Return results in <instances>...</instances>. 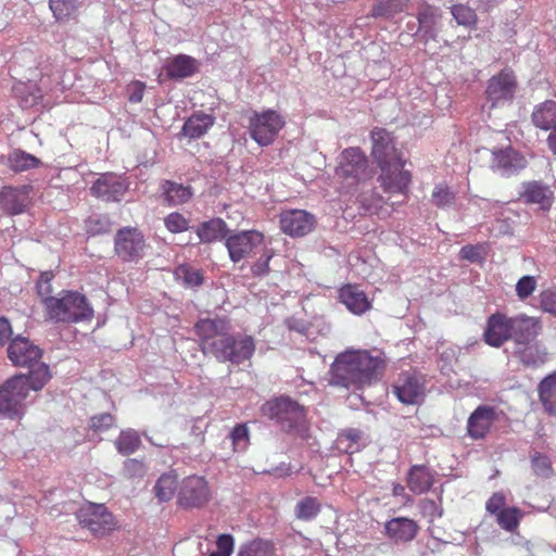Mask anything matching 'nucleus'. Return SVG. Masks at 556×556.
<instances>
[{
  "label": "nucleus",
  "mask_w": 556,
  "mask_h": 556,
  "mask_svg": "<svg viewBox=\"0 0 556 556\" xmlns=\"http://www.w3.org/2000/svg\"><path fill=\"white\" fill-rule=\"evenodd\" d=\"M80 7L79 0H49V9L59 23L75 20Z\"/></svg>",
  "instance_id": "34"
},
{
  "label": "nucleus",
  "mask_w": 556,
  "mask_h": 556,
  "mask_svg": "<svg viewBox=\"0 0 556 556\" xmlns=\"http://www.w3.org/2000/svg\"><path fill=\"white\" fill-rule=\"evenodd\" d=\"M12 336V327L5 317H0V348H2L7 340Z\"/></svg>",
  "instance_id": "61"
},
{
  "label": "nucleus",
  "mask_w": 556,
  "mask_h": 556,
  "mask_svg": "<svg viewBox=\"0 0 556 556\" xmlns=\"http://www.w3.org/2000/svg\"><path fill=\"white\" fill-rule=\"evenodd\" d=\"M434 483L431 470L425 465H414L407 475V486L415 494L428 492Z\"/></svg>",
  "instance_id": "29"
},
{
  "label": "nucleus",
  "mask_w": 556,
  "mask_h": 556,
  "mask_svg": "<svg viewBox=\"0 0 556 556\" xmlns=\"http://www.w3.org/2000/svg\"><path fill=\"white\" fill-rule=\"evenodd\" d=\"M128 188L127 177L108 172L99 175L90 187V193L104 202H119Z\"/></svg>",
  "instance_id": "14"
},
{
  "label": "nucleus",
  "mask_w": 556,
  "mask_h": 556,
  "mask_svg": "<svg viewBox=\"0 0 556 556\" xmlns=\"http://www.w3.org/2000/svg\"><path fill=\"white\" fill-rule=\"evenodd\" d=\"M522 518V511L518 507H506L496 516L497 525L505 531L514 532Z\"/></svg>",
  "instance_id": "43"
},
{
  "label": "nucleus",
  "mask_w": 556,
  "mask_h": 556,
  "mask_svg": "<svg viewBox=\"0 0 556 556\" xmlns=\"http://www.w3.org/2000/svg\"><path fill=\"white\" fill-rule=\"evenodd\" d=\"M261 414L275 421L282 431L288 433L307 429V408L288 395L266 401L261 406Z\"/></svg>",
  "instance_id": "5"
},
{
  "label": "nucleus",
  "mask_w": 556,
  "mask_h": 556,
  "mask_svg": "<svg viewBox=\"0 0 556 556\" xmlns=\"http://www.w3.org/2000/svg\"><path fill=\"white\" fill-rule=\"evenodd\" d=\"M531 467L534 473L542 478H549L554 472L549 457L539 452L532 455Z\"/></svg>",
  "instance_id": "47"
},
{
  "label": "nucleus",
  "mask_w": 556,
  "mask_h": 556,
  "mask_svg": "<svg viewBox=\"0 0 556 556\" xmlns=\"http://www.w3.org/2000/svg\"><path fill=\"white\" fill-rule=\"evenodd\" d=\"M460 349L456 345H442L440 351V359L443 363L442 369L451 368L457 362Z\"/></svg>",
  "instance_id": "55"
},
{
  "label": "nucleus",
  "mask_w": 556,
  "mask_h": 556,
  "mask_svg": "<svg viewBox=\"0 0 556 556\" xmlns=\"http://www.w3.org/2000/svg\"><path fill=\"white\" fill-rule=\"evenodd\" d=\"M163 189L167 202L172 205L184 204L192 197L191 187L173 181H165Z\"/></svg>",
  "instance_id": "39"
},
{
  "label": "nucleus",
  "mask_w": 556,
  "mask_h": 556,
  "mask_svg": "<svg viewBox=\"0 0 556 556\" xmlns=\"http://www.w3.org/2000/svg\"><path fill=\"white\" fill-rule=\"evenodd\" d=\"M164 70L172 79H182L192 76L198 71V62L194 58L179 54L169 59Z\"/></svg>",
  "instance_id": "27"
},
{
  "label": "nucleus",
  "mask_w": 556,
  "mask_h": 556,
  "mask_svg": "<svg viewBox=\"0 0 556 556\" xmlns=\"http://www.w3.org/2000/svg\"><path fill=\"white\" fill-rule=\"evenodd\" d=\"M117 452L124 456L134 454L141 445V438L134 429L122 430L114 441Z\"/></svg>",
  "instance_id": "36"
},
{
  "label": "nucleus",
  "mask_w": 556,
  "mask_h": 556,
  "mask_svg": "<svg viewBox=\"0 0 556 556\" xmlns=\"http://www.w3.org/2000/svg\"><path fill=\"white\" fill-rule=\"evenodd\" d=\"M440 18L441 13L437 8L425 5L417 15L419 30L424 29L427 38L435 39L434 27Z\"/></svg>",
  "instance_id": "37"
},
{
  "label": "nucleus",
  "mask_w": 556,
  "mask_h": 556,
  "mask_svg": "<svg viewBox=\"0 0 556 556\" xmlns=\"http://www.w3.org/2000/svg\"><path fill=\"white\" fill-rule=\"evenodd\" d=\"M547 143L552 152L556 154V129L549 134L547 138Z\"/></svg>",
  "instance_id": "62"
},
{
  "label": "nucleus",
  "mask_w": 556,
  "mask_h": 556,
  "mask_svg": "<svg viewBox=\"0 0 556 556\" xmlns=\"http://www.w3.org/2000/svg\"><path fill=\"white\" fill-rule=\"evenodd\" d=\"M372 141L371 156L378 167L404 159L403 153L395 147L394 137L384 128L375 127L370 132Z\"/></svg>",
  "instance_id": "16"
},
{
  "label": "nucleus",
  "mask_w": 556,
  "mask_h": 556,
  "mask_svg": "<svg viewBox=\"0 0 556 556\" xmlns=\"http://www.w3.org/2000/svg\"><path fill=\"white\" fill-rule=\"evenodd\" d=\"M520 198L527 204L539 205L540 208L548 211L554 203V191L546 184L539 180H530L522 184Z\"/></svg>",
  "instance_id": "24"
},
{
  "label": "nucleus",
  "mask_w": 556,
  "mask_h": 556,
  "mask_svg": "<svg viewBox=\"0 0 556 556\" xmlns=\"http://www.w3.org/2000/svg\"><path fill=\"white\" fill-rule=\"evenodd\" d=\"M128 100L131 103H139L143 99L146 84L139 80H135L128 85Z\"/></svg>",
  "instance_id": "59"
},
{
  "label": "nucleus",
  "mask_w": 556,
  "mask_h": 556,
  "mask_svg": "<svg viewBox=\"0 0 556 556\" xmlns=\"http://www.w3.org/2000/svg\"><path fill=\"white\" fill-rule=\"evenodd\" d=\"M124 470L129 478L142 477L146 472L144 464L136 458H128L125 462Z\"/></svg>",
  "instance_id": "57"
},
{
  "label": "nucleus",
  "mask_w": 556,
  "mask_h": 556,
  "mask_svg": "<svg viewBox=\"0 0 556 556\" xmlns=\"http://www.w3.org/2000/svg\"><path fill=\"white\" fill-rule=\"evenodd\" d=\"M540 308L556 317V290H545L541 292Z\"/></svg>",
  "instance_id": "53"
},
{
  "label": "nucleus",
  "mask_w": 556,
  "mask_h": 556,
  "mask_svg": "<svg viewBox=\"0 0 556 556\" xmlns=\"http://www.w3.org/2000/svg\"><path fill=\"white\" fill-rule=\"evenodd\" d=\"M321 509V505L316 497L306 496L295 506V516L301 520H311L315 518Z\"/></svg>",
  "instance_id": "45"
},
{
  "label": "nucleus",
  "mask_w": 556,
  "mask_h": 556,
  "mask_svg": "<svg viewBox=\"0 0 556 556\" xmlns=\"http://www.w3.org/2000/svg\"><path fill=\"white\" fill-rule=\"evenodd\" d=\"M538 393L544 410L551 416H556V371L539 383Z\"/></svg>",
  "instance_id": "30"
},
{
  "label": "nucleus",
  "mask_w": 556,
  "mask_h": 556,
  "mask_svg": "<svg viewBox=\"0 0 556 556\" xmlns=\"http://www.w3.org/2000/svg\"><path fill=\"white\" fill-rule=\"evenodd\" d=\"M511 340L516 346L530 343L543 331V321L541 317L530 316L526 313H519L511 316Z\"/></svg>",
  "instance_id": "20"
},
{
  "label": "nucleus",
  "mask_w": 556,
  "mask_h": 556,
  "mask_svg": "<svg viewBox=\"0 0 556 556\" xmlns=\"http://www.w3.org/2000/svg\"><path fill=\"white\" fill-rule=\"evenodd\" d=\"M212 491L207 480L198 475L185 477L179 483L177 505L186 508H201L208 504Z\"/></svg>",
  "instance_id": "10"
},
{
  "label": "nucleus",
  "mask_w": 556,
  "mask_h": 556,
  "mask_svg": "<svg viewBox=\"0 0 556 556\" xmlns=\"http://www.w3.org/2000/svg\"><path fill=\"white\" fill-rule=\"evenodd\" d=\"M8 165L14 173H21L39 167L41 161L30 153L15 149L8 155Z\"/></svg>",
  "instance_id": "35"
},
{
  "label": "nucleus",
  "mask_w": 556,
  "mask_h": 556,
  "mask_svg": "<svg viewBox=\"0 0 556 556\" xmlns=\"http://www.w3.org/2000/svg\"><path fill=\"white\" fill-rule=\"evenodd\" d=\"M339 299L355 315H363L371 308L367 294L357 285L348 283L341 287Z\"/></svg>",
  "instance_id": "26"
},
{
  "label": "nucleus",
  "mask_w": 556,
  "mask_h": 556,
  "mask_svg": "<svg viewBox=\"0 0 556 556\" xmlns=\"http://www.w3.org/2000/svg\"><path fill=\"white\" fill-rule=\"evenodd\" d=\"M164 224L172 233H179L189 229V219L178 212L168 214L164 218Z\"/></svg>",
  "instance_id": "48"
},
{
  "label": "nucleus",
  "mask_w": 556,
  "mask_h": 556,
  "mask_svg": "<svg viewBox=\"0 0 556 556\" xmlns=\"http://www.w3.org/2000/svg\"><path fill=\"white\" fill-rule=\"evenodd\" d=\"M28 368V374L14 375L0 384V422L21 421L29 391H40L51 379L49 366L40 361Z\"/></svg>",
  "instance_id": "3"
},
{
  "label": "nucleus",
  "mask_w": 556,
  "mask_h": 556,
  "mask_svg": "<svg viewBox=\"0 0 556 556\" xmlns=\"http://www.w3.org/2000/svg\"><path fill=\"white\" fill-rule=\"evenodd\" d=\"M431 201L438 208H446L455 204L456 193L447 185L439 184L432 190Z\"/></svg>",
  "instance_id": "44"
},
{
  "label": "nucleus",
  "mask_w": 556,
  "mask_h": 556,
  "mask_svg": "<svg viewBox=\"0 0 556 556\" xmlns=\"http://www.w3.org/2000/svg\"><path fill=\"white\" fill-rule=\"evenodd\" d=\"M481 252H482L481 245L467 244L460 249L459 255H460L462 260H466L471 263H475V262H479L480 260H482Z\"/></svg>",
  "instance_id": "58"
},
{
  "label": "nucleus",
  "mask_w": 556,
  "mask_h": 556,
  "mask_svg": "<svg viewBox=\"0 0 556 556\" xmlns=\"http://www.w3.org/2000/svg\"><path fill=\"white\" fill-rule=\"evenodd\" d=\"M408 3L409 0H376L371 14L375 17H392L405 11Z\"/></svg>",
  "instance_id": "40"
},
{
  "label": "nucleus",
  "mask_w": 556,
  "mask_h": 556,
  "mask_svg": "<svg viewBox=\"0 0 556 556\" xmlns=\"http://www.w3.org/2000/svg\"><path fill=\"white\" fill-rule=\"evenodd\" d=\"M217 552L219 556H231L235 548V539L231 534H219L216 539Z\"/></svg>",
  "instance_id": "54"
},
{
  "label": "nucleus",
  "mask_w": 556,
  "mask_h": 556,
  "mask_svg": "<svg viewBox=\"0 0 556 556\" xmlns=\"http://www.w3.org/2000/svg\"><path fill=\"white\" fill-rule=\"evenodd\" d=\"M517 87L518 81L513 70L504 68L496 75H493L489 79L485 89L486 100L491 103V109L511 102Z\"/></svg>",
  "instance_id": "12"
},
{
  "label": "nucleus",
  "mask_w": 556,
  "mask_h": 556,
  "mask_svg": "<svg viewBox=\"0 0 556 556\" xmlns=\"http://www.w3.org/2000/svg\"><path fill=\"white\" fill-rule=\"evenodd\" d=\"M279 223L283 233L296 238L309 233L315 228L316 219L304 210H287L280 213Z\"/></svg>",
  "instance_id": "19"
},
{
  "label": "nucleus",
  "mask_w": 556,
  "mask_h": 556,
  "mask_svg": "<svg viewBox=\"0 0 556 556\" xmlns=\"http://www.w3.org/2000/svg\"><path fill=\"white\" fill-rule=\"evenodd\" d=\"M233 448L245 447L249 442V429L245 424L237 425L230 432Z\"/></svg>",
  "instance_id": "52"
},
{
  "label": "nucleus",
  "mask_w": 556,
  "mask_h": 556,
  "mask_svg": "<svg viewBox=\"0 0 556 556\" xmlns=\"http://www.w3.org/2000/svg\"><path fill=\"white\" fill-rule=\"evenodd\" d=\"M25 194L13 187H3L0 190V207L10 215L23 212L25 206Z\"/></svg>",
  "instance_id": "33"
},
{
  "label": "nucleus",
  "mask_w": 556,
  "mask_h": 556,
  "mask_svg": "<svg viewBox=\"0 0 556 556\" xmlns=\"http://www.w3.org/2000/svg\"><path fill=\"white\" fill-rule=\"evenodd\" d=\"M115 252L125 262H134L143 255L146 240L137 228L125 227L115 237Z\"/></svg>",
  "instance_id": "17"
},
{
  "label": "nucleus",
  "mask_w": 556,
  "mask_h": 556,
  "mask_svg": "<svg viewBox=\"0 0 556 556\" xmlns=\"http://www.w3.org/2000/svg\"><path fill=\"white\" fill-rule=\"evenodd\" d=\"M419 530L417 521L407 517H394L384 523V534L394 544L412 542Z\"/></svg>",
  "instance_id": "23"
},
{
  "label": "nucleus",
  "mask_w": 556,
  "mask_h": 556,
  "mask_svg": "<svg viewBox=\"0 0 556 556\" xmlns=\"http://www.w3.org/2000/svg\"><path fill=\"white\" fill-rule=\"evenodd\" d=\"M536 289V280L533 276H523L516 283V294L520 300L528 299Z\"/></svg>",
  "instance_id": "51"
},
{
  "label": "nucleus",
  "mask_w": 556,
  "mask_h": 556,
  "mask_svg": "<svg viewBox=\"0 0 556 556\" xmlns=\"http://www.w3.org/2000/svg\"><path fill=\"white\" fill-rule=\"evenodd\" d=\"M391 393L405 406H420L427 396L426 376L417 369L402 370L392 381Z\"/></svg>",
  "instance_id": "7"
},
{
  "label": "nucleus",
  "mask_w": 556,
  "mask_h": 556,
  "mask_svg": "<svg viewBox=\"0 0 556 556\" xmlns=\"http://www.w3.org/2000/svg\"><path fill=\"white\" fill-rule=\"evenodd\" d=\"M336 177L343 187H356L362 181L370 178L368 159L358 147L344 149L339 157L334 170Z\"/></svg>",
  "instance_id": "6"
},
{
  "label": "nucleus",
  "mask_w": 556,
  "mask_h": 556,
  "mask_svg": "<svg viewBox=\"0 0 556 556\" xmlns=\"http://www.w3.org/2000/svg\"><path fill=\"white\" fill-rule=\"evenodd\" d=\"M43 311L46 319L56 324H78L93 318V308L86 295L72 290L46 299Z\"/></svg>",
  "instance_id": "4"
},
{
  "label": "nucleus",
  "mask_w": 556,
  "mask_h": 556,
  "mask_svg": "<svg viewBox=\"0 0 556 556\" xmlns=\"http://www.w3.org/2000/svg\"><path fill=\"white\" fill-rule=\"evenodd\" d=\"M531 118L533 124L540 129H556V101L546 100L536 105Z\"/></svg>",
  "instance_id": "31"
},
{
  "label": "nucleus",
  "mask_w": 556,
  "mask_h": 556,
  "mask_svg": "<svg viewBox=\"0 0 556 556\" xmlns=\"http://www.w3.org/2000/svg\"><path fill=\"white\" fill-rule=\"evenodd\" d=\"M511 316L503 312H495L486 318L482 339L492 348H501L511 340Z\"/></svg>",
  "instance_id": "18"
},
{
  "label": "nucleus",
  "mask_w": 556,
  "mask_h": 556,
  "mask_svg": "<svg viewBox=\"0 0 556 556\" xmlns=\"http://www.w3.org/2000/svg\"><path fill=\"white\" fill-rule=\"evenodd\" d=\"M343 439H348L350 441H352L353 443H355L358 439V434L355 433L354 431H348L345 433H342L340 437H339V440H343Z\"/></svg>",
  "instance_id": "63"
},
{
  "label": "nucleus",
  "mask_w": 556,
  "mask_h": 556,
  "mask_svg": "<svg viewBox=\"0 0 556 556\" xmlns=\"http://www.w3.org/2000/svg\"><path fill=\"white\" fill-rule=\"evenodd\" d=\"M386 368L382 353L346 350L337 355L331 366L330 383L346 389H362L377 381Z\"/></svg>",
  "instance_id": "2"
},
{
  "label": "nucleus",
  "mask_w": 556,
  "mask_h": 556,
  "mask_svg": "<svg viewBox=\"0 0 556 556\" xmlns=\"http://www.w3.org/2000/svg\"><path fill=\"white\" fill-rule=\"evenodd\" d=\"M199 239L203 243H212L225 240L229 235L226 222L223 218L214 217L210 220L201 223L195 230Z\"/></svg>",
  "instance_id": "28"
},
{
  "label": "nucleus",
  "mask_w": 556,
  "mask_h": 556,
  "mask_svg": "<svg viewBox=\"0 0 556 556\" xmlns=\"http://www.w3.org/2000/svg\"><path fill=\"white\" fill-rule=\"evenodd\" d=\"M213 125V116L204 113L193 114L185 122L181 134L189 139H197L205 135Z\"/></svg>",
  "instance_id": "32"
},
{
  "label": "nucleus",
  "mask_w": 556,
  "mask_h": 556,
  "mask_svg": "<svg viewBox=\"0 0 556 556\" xmlns=\"http://www.w3.org/2000/svg\"><path fill=\"white\" fill-rule=\"evenodd\" d=\"M506 498L503 493L496 492L493 493L492 496L486 501L485 509L489 514L494 515L495 517L504 510L506 507Z\"/></svg>",
  "instance_id": "56"
},
{
  "label": "nucleus",
  "mask_w": 556,
  "mask_h": 556,
  "mask_svg": "<svg viewBox=\"0 0 556 556\" xmlns=\"http://www.w3.org/2000/svg\"><path fill=\"white\" fill-rule=\"evenodd\" d=\"M515 357L522 366L536 369L547 363L549 353L545 345L533 341L516 346Z\"/></svg>",
  "instance_id": "25"
},
{
  "label": "nucleus",
  "mask_w": 556,
  "mask_h": 556,
  "mask_svg": "<svg viewBox=\"0 0 556 556\" xmlns=\"http://www.w3.org/2000/svg\"><path fill=\"white\" fill-rule=\"evenodd\" d=\"M8 357L15 366L31 367L41 359L42 350L29 339L16 336L9 343Z\"/></svg>",
  "instance_id": "21"
},
{
  "label": "nucleus",
  "mask_w": 556,
  "mask_h": 556,
  "mask_svg": "<svg viewBox=\"0 0 556 556\" xmlns=\"http://www.w3.org/2000/svg\"><path fill=\"white\" fill-rule=\"evenodd\" d=\"M274 552L270 541L254 539L241 545L238 556H267Z\"/></svg>",
  "instance_id": "42"
},
{
  "label": "nucleus",
  "mask_w": 556,
  "mask_h": 556,
  "mask_svg": "<svg viewBox=\"0 0 556 556\" xmlns=\"http://www.w3.org/2000/svg\"><path fill=\"white\" fill-rule=\"evenodd\" d=\"M54 278V274L50 271H43L40 274L39 279L37 281V293L41 300V304L45 307V300L48 298H54L51 295L52 293V280Z\"/></svg>",
  "instance_id": "49"
},
{
  "label": "nucleus",
  "mask_w": 556,
  "mask_h": 556,
  "mask_svg": "<svg viewBox=\"0 0 556 556\" xmlns=\"http://www.w3.org/2000/svg\"><path fill=\"white\" fill-rule=\"evenodd\" d=\"M184 274H185V276H184L185 282L188 286L198 287V286L202 285L203 277L199 270L185 269Z\"/></svg>",
  "instance_id": "60"
},
{
  "label": "nucleus",
  "mask_w": 556,
  "mask_h": 556,
  "mask_svg": "<svg viewBox=\"0 0 556 556\" xmlns=\"http://www.w3.org/2000/svg\"><path fill=\"white\" fill-rule=\"evenodd\" d=\"M177 475L174 472L163 473L154 485V493L159 501L168 502L173 498L178 489Z\"/></svg>",
  "instance_id": "38"
},
{
  "label": "nucleus",
  "mask_w": 556,
  "mask_h": 556,
  "mask_svg": "<svg viewBox=\"0 0 556 556\" xmlns=\"http://www.w3.org/2000/svg\"><path fill=\"white\" fill-rule=\"evenodd\" d=\"M200 348L204 355H211L220 363L240 365L249 361L255 352V340L249 334L230 333L226 318H202L194 325Z\"/></svg>",
  "instance_id": "1"
},
{
  "label": "nucleus",
  "mask_w": 556,
  "mask_h": 556,
  "mask_svg": "<svg viewBox=\"0 0 556 556\" xmlns=\"http://www.w3.org/2000/svg\"><path fill=\"white\" fill-rule=\"evenodd\" d=\"M404 491H405V489H404L403 485L395 484L394 488H393L392 493H393V495L399 496V495H402L404 493Z\"/></svg>",
  "instance_id": "64"
},
{
  "label": "nucleus",
  "mask_w": 556,
  "mask_h": 556,
  "mask_svg": "<svg viewBox=\"0 0 556 556\" xmlns=\"http://www.w3.org/2000/svg\"><path fill=\"white\" fill-rule=\"evenodd\" d=\"M115 424V417L110 413H102L90 418L89 427L94 432H103L111 429Z\"/></svg>",
  "instance_id": "50"
},
{
  "label": "nucleus",
  "mask_w": 556,
  "mask_h": 556,
  "mask_svg": "<svg viewBox=\"0 0 556 556\" xmlns=\"http://www.w3.org/2000/svg\"><path fill=\"white\" fill-rule=\"evenodd\" d=\"M274 250L264 247L260 257L252 263L250 269L253 277H264L269 274V262L274 257Z\"/></svg>",
  "instance_id": "46"
},
{
  "label": "nucleus",
  "mask_w": 556,
  "mask_h": 556,
  "mask_svg": "<svg viewBox=\"0 0 556 556\" xmlns=\"http://www.w3.org/2000/svg\"><path fill=\"white\" fill-rule=\"evenodd\" d=\"M406 161L404 159L389 163V165L379 167L380 174L378 181L381 189L389 194L407 195L413 181V175L405 169Z\"/></svg>",
  "instance_id": "13"
},
{
  "label": "nucleus",
  "mask_w": 556,
  "mask_h": 556,
  "mask_svg": "<svg viewBox=\"0 0 556 556\" xmlns=\"http://www.w3.org/2000/svg\"><path fill=\"white\" fill-rule=\"evenodd\" d=\"M285 117L277 111L267 109L253 111L249 116L250 137L261 147L270 146L285 127Z\"/></svg>",
  "instance_id": "8"
},
{
  "label": "nucleus",
  "mask_w": 556,
  "mask_h": 556,
  "mask_svg": "<svg viewBox=\"0 0 556 556\" xmlns=\"http://www.w3.org/2000/svg\"><path fill=\"white\" fill-rule=\"evenodd\" d=\"M527 166L528 160L526 155L511 146L497 148L491 152L490 167L502 176L511 177L518 175Z\"/></svg>",
  "instance_id": "15"
},
{
  "label": "nucleus",
  "mask_w": 556,
  "mask_h": 556,
  "mask_svg": "<svg viewBox=\"0 0 556 556\" xmlns=\"http://www.w3.org/2000/svg\"><path fill=\"white\" fill-rule=\"evenodd\" d=\"M451 14L457 25L473 29L478 24V15L476 11L467 4L457 3L450 8Z\"/></svg>",
  "instance_id": "41"
},
{
  "label": "nucleus",
  "mask_w": 556,
  "mask_h": 556,
  "mask_svg": "<svg viewBox=\"0 0 556 556\" xmlns=\"http://www.w3.org/2000/svg\"><path fill=\"white\" fill-rule=\"evenodd\" d=\"M76 516L79 525L98 538L109 535L117 526L115 517L103 504L88 502Z\"/></svg>",
  "instance_id": "9"
},
{
  "label": "nucleus",
  "mask_w": 556,
  "mask_h": 556,
  "mask_svg": "<svg viewBox=\"0 0 556 556\" xmlns=\"http://www.w3.org/2000/svg\"><path fill=\"white\" fill-rule=\"evenodd\" d=\"M497 409L490 405H479L468 417L466 431L472 440H483L497 420Z\"/></svg>",
  "instance_id": "22"
},
{
  "label": "nucleus",
  "mask_w": 556,
  "mask_h": 556,
  "mask_svg": "<svg viewBox=\"0 0 556 556\" xmlns=\"http://www.w3.org/2000/svg\"><path fill=\"white\" fill-rule=\"evenodd\" d=\"M265 236L256 229L230 231L225 247L233 263L252 257L258 247L264 245Z\"/></svg>",
  "instance_id": "11"
}]
</instances>
